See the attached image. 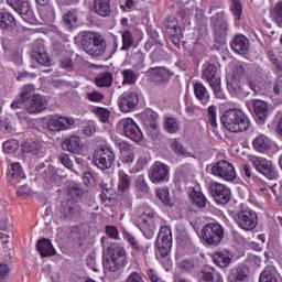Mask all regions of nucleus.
Instances as JSON below:
<instances>
[{"mask_svg": "<svg viewBox=\"0 0 282 282\" xmlns=\"http://www.w3.org/2000/svg\"><path fill=\"white\" fill-rule=\"evenodd\" d=\"M34 85L23 86L20 95L11 104V109H21L24 105L28 113H41L47 109V99L39 94H34Z\"/></svg>", "mask_w": 282, "mask_h": 282, "instance_id": "nucleus-1", "label": "nucleus"}, {"mask_svg": "<svg viewBox=\"0 0 282 282\" xmlns=\"http://www.w3.org/2000/svg\"><path fill=\"white\" fill-rule=\"evenodd\" d=\"M223 126L230 133H243L250 129V118L240 109L231 108L220 118Z\"/></svg>", "mask_w": 282, "mask_h": 282, "instance_id": "nucleus-2", "label": "nucleus"}, {"mask_svg": "<svg viewBox=\"0 0 282 282\" xmlns=\"http://www.w3.org/2000/svg\"><path fill=\"white\" fill-rule=\"evenodd\" d=\"M80 43L84 52L96 58L105 56L107 52V41L98 32L85 31L80 33Z\"/></svg>", "mask_w": 282, "mask_h": 282, "instance_id": "nucleus-3", "label": "nucleus"}, {"mask_svg": "<svg viewBox=\"0 0 282 282\" xmlns=\"http://www.w3.org/2000/svg\"><path fill=\"white\" fill-rule=\"evenodd\" d=\"M102 265L109 272H118L127 265V250L118 243H112L104 254Z\"/></svg>", "mask_w": 282, "mask_h": 282, "instance_id": "nucleus-4", "label": "nucleus"}, {"mask_svg": "<svg viewBox=\"0 0 282 282\" xmlns=\"http://www.w3.org/2000/svg\"><path fill=\"white\" fill-rule=\"evenodd\" d=\"M93 162L97 169L107 171L113 166V163L116 162V153H113V149L107 145H99L94 151Z\"/></svg>", "mask_w": 282, "mask_h": 282, "instance_id": "nucleus-5", "label": "nucleus"}, {"mask_svg": "<svg viewBox=\"0 0 282 282\" xmlns=\"http://www.w3.org/2000/svg\"><path fill=\"white\" fill-rule=\"evenodd\" d=\"M202 78L208 83L216 98H224L221 78L217 75V65L208 63L202 70Z\"/></svg>", "mask_w": 282, "mask_h": 282, "instance_id": "nucleus-6", "label": "nucleus"}, {"mask_svg": "<svg viewBox=\"0 0 282 282\" xmlns=\"http://www.w3.org/2000/svg\"><path fill=\"white\" fill-rule=\"evenodd\" d=\"M202 237L208 246H219L224 240V227L217 223H208L202 228Z\"/></svg>", "mask_w": 282, "mask_h": 282, "instance_id": "nucleus-7", "label": "nucleus"}, {"mask_svg": "<svg viewBox=\"0 0 282 282\" xmlns=\"http://www.w3.org/2000/svg\"><path fill=\"white\" fill-rule=\"evenodd\" d=\"M249 162H251L258 173H261L268 180H276L278 174L274 165H272V161H268L265 158L250 155Z\"/></svg>", "mask_w": 282, "mask_h": 282, "instance_id": "nucleus-8", "label": "nucleus"}, {"mask_svg": "<svg viewBox=\"0 0 282 282\" xmlns=\"http://www.w3.org/2000/svg\"><path fill=\"white\" fill-rule=\"evenodd\" d=\"M156 246L161 257H169V252H171V248L173 246V236L171 234V227H161L156 239Z\"/></svg>", "mask_w": 282, "mask_h": 282, "instance_id": "nucleus-9", "label": "nucleus"}, {"mask_svg": "<svg viewBox=\"0 0 282 282\" xmlns=\"http://www.w3.org/2000/svg\"><path fill=\"white\" fill-rule=\"evenodd\" d=\"M213 175L216 177H221L226 182H232L237 177V172H235V166L228 163V161H219L212 169Z\"/></svg>", "mask_w": 282, "mask_h": 282, "instance_id": "nucleus-10", "label": "nucleus"}, {"mask_svg": "<svg viewBox=\"0 0 282 282\" xmlns=\"http://www.w3.org/2000/svg\"><path fill=\"white\" fill-rule=\"evenodd\" d=\"M119 126L122 127L126 138H129L132 142H140L142 140V130H140V127H138V123L133 119H122L119 121Z\"/></svg>", "mask_w": 282, "mask_h": 282, "instance_id": "nucleus-11", "label": "nucleus"}, {"mask_svg": "<svg viewBox=\"0 0 282 282\" xmlns=\"http://www.w3.org/2000/svg\"><path fill=\"white\" fill-rule=\"evenodd\" d=\"M236 224H238L239 228H242V230H254L257 224H259V218L257 217V213L252 210H242L237 214Z\"/></svg>", "mask_w": 282, "mask_h": 282, "instance_id": "nucleus-12", "label": "nucleus"}, {"mask_svg": "<svg viewBox=\"0 0 282 282\" xmlns=\"http://www.w3.org/2000/svg\"><path fill=\"white\" fill-rule=\"evenodd\" d=\"M209 188L212 197H214L217 204H221L224 206L230 202V197H232V195L230 194V188L226 185L221 183H212Z\"/></svg>", "mask_w": 282, "mask_h": 282, "instance_id": "nucleus-13", "label": "nucleus"}, {"mask_svg": "<svg viewBox=\"0 0 282 282\" xmlns=\"http://www.w3.org/2000/svg\"><path fill=\"white\" fill-rule=\"evenodd\" d=\"M120 152V162L123 166H133V162H135V152H133V145L128 142L120 141L116 143Z\"/></svg>", "mask_w": 282, "mask_h": 282, "instance_id": "nucleus-14", "label": "nucleus"}, {"mask_svg": "<svg viewBox=\"0 0 282 282\" xmlns=\"http://www.w3.org/2000/svg\"><path fill=\"white\" fill-rule=\"evenodd\" d=\"M140 102V98L138 97V93L131 91L128 94H124L119 99V109L122 111V113H129L138 107V104Z\"/></svg>", "mask_w": 282, "mask_h": 282, "instance_id": "nucleus-15", "label": "nucleus"}, {"mask_svg": "<svg viewBox=\"0 0 282 282\" xmlns=\"http://www.w3.org/2000/svg\"><path fill=\"white\" fill-rule=\"evenodd\" d=\"M149 177L153 184L169 182V165L162 162H155L151 169Z\"/></svg>", "mask_w": 282, "mask_h": 282, "instance_id": "nucleus-16", "label": "nucleus"}, {"mask_svg": "<svg viewBox=\"0 0 282 282\" xmlns=\"http://www.w3.org/2000/svg\"><path fill=\"white\" fill-rule=\"evenodd\" d=\"M212 25L214 28L215 36L218 39H226L228 22H226V18H224V12L216 13L212 18Z\"/></svg>", "mask_w": 282, "mask_h": 282, "instance_id": "nucleus-17", "label": "nucleus"}, {"mask_svg": "<svg viewBox=\"0 0 282 282\" xmlns=\"http://www.w3.org/2000/svg\"><path fill=\"white\" fill-rule=\"evenodd\" d=\"M59 212L64 219H76V217H80V206L73 199L63 202Z\"/></svg>", "mask_w": 282, "mask_h": 282, "instance_id": "nucleus-18", "label": "nucleus"}, {"mask_svg": "<svg viewBox=\"0 0 282 282\" xmlns=\"http://www.w3.org/2000/svg\"><path fill=\"white\" fill-rule=\"evenodd\" d=\"M251 105L253 107V113L256 116V120L260 124H263L270 113V108L268 107V102L261 99H253L251 100Z\"/></svg>", "mask_w": 282, "mask_h": 282, "instance_id": "nucleus-19", "label": "nucleus"}, {"mask_svg": "<svg viewBox=\"0 0 282 282\" xmlns=\"http://www.w3.org/2000/svg\"><path fill=\"white\" fill-rule=\"evenodd\" d=\"M148 74L149 76H151L154 83H156V85H166V83H169V80H171V77L173 76L171 70L160 66L151 67L148 70Z\"/></svg>", "mask_w": 282, "mask_h": 282, "instance_id": "nucleus-20", "label": "nucleus"}, {"mask_svg": "<svg viewBox=\"0 0 282 282\" xmlns=\"http://www.w3.org/2000/svg\"><path fill=\"white\" fill-rule=\"evenodd\" d=\"M74 124V119L69 117L51 118L47 120L46 127L50 131H65Z\"/></svg>", "mask_w": 282, "mask_h": 282, "instance_id": "nucleus-21", "label": "nucleus"}, {"mask_svg": "<svg viewBox=\"0 0 282 282\" xmlns=\"http://www.w3.org/2000/svg\"><path fill=\"white\" fill-rule=\"evenodd\" d=\"M164 25L166 29L167 34L175 41H180L181 39H184V35L182 34V28H180V24L177 22V18L174 15H170L165 21Z\"/></svg>", "mask_w": 282, "mask_h": 282, "instance_id": "nucleus-22", "label": "nucleus"}, {"mask_svg": "<svg viewBox=\"0 0 282 282\" xmlns=\"http://www.w3.org/2000/svg\"><path fill=\"white\" fill-rule=\"evenodd\" d=\"M249 274L248 268L243 265L234 267L229 270L228 282H248Z\"/></svg>", "mask_w": 282, "mask_h": 282, "instance_id": "nucleus-23", "label": "nucleus"}, {"mask_svg": "<svg viewBox=\"0 0 282 282\" xmlns=\"http://www.w3.org/2000/svg\"><path fill=\"white\" fill-rule=\"evenodd\" d=\"M22 151L23 153H31L32 155L43 156V153H45V148L41 143L40 140H28L24 143H22Z\"/></svg>", "mask_w": 282, "mask_h": 282, "instance_id": "nucleus-24", "label": "nucleus"}, {"mask_svg": "<svg viewBox=\"0 0 282 282\" xmlns=\"http://www.w3.org/2000/svg\"><path fill=\"white\" fill-rule=\"evenodd\" d=\"M230 45L236 54H248L250 50V41L245 35H236Z\"/></svg>", "mask_w": 282, "mask_h": 282, "instance_id": "nucleus-25", "label": "nucleus"}, {"mask_svg": "<svg viewBox=\"0 0 282 282\" xmlns=\"http://www.w3.org/2000/svg\"><path fill=\"white\" fill-rule=\"evenodd\" d=\"M63 151H68L69 153H80L83 151V143L80 142V137L73 135L62 142Z\"/></svg>", "mask_w": 282, "mask_h": 282, "instance_id": "nucleus-26", "label": "nucleus"}, {"mask_svg": "<svg viewBox=\"0 0 282 282\" xmlns=\"http://www.w3.org/2000/svg\"><path fill=\"white\" fill-rule=\"evenodd\" d=\"M36 249L42 258L54 257V254H56V250L54 249V246H52V241L47 238L40 239L36 243Z\"/></svg>", "mask_w": 282, "mask_h": 282, "instance_id": "nucleus-27", "label": "nucleus"}, {"mask_svg": "<svg viewBox=\"0 0 282 282\" xmlns=\"http://www.w3.org/2000/svg\"><path fill=\"white\" fill-rule=\"evenodd\" d=\"M213 261L218 268H228L232 262V253L228 250L216 251Z\"/></svg>", "mask_w": 282, "mask_h": 282, "instance_id": "nucleus-28", "label": "nucleus"}, {"mask_svg": "<svg viewBox=\"0 0 282 282\" xmlns=\"http://www.w3.org/2000/svg\"><path fill=\"white\" fill-rule=\"evenodd\" d=\"M252 147L254 151H258V153H265L267 151H270V149H272V145L270 144V139H268V137L263 134H259L253 139Z\"/></svg>", "mask_w": 282, "mask_h": 282, "instance_id": "nucleus-29", "label": "nucleus"}, {"mask_svg": "<svg viewBox=\"0 0 282 282\" xmlns=\"http://www.w3.org/2000/svg\"><path fill=\"white\" fill-rule=\"evenodd\" d=\"M194 95L197 98V100L202 102V105L210 102V94L208 93L206 86H204V84L200 82L194 84Z\"/></svg>", "mask_w": 282, "mask_h": 282, "instance_id": "nucleus-30", "label": "nucleus"}, {"mask_svg": "<svg viewBox=\"0 0 282 282\" xmlns=\"http://www.w3.org/2000/svg\"><path fill=\"white\" fill-rule=\"evenodd\" d=\"M94 10L99 17H109L111 14V0H95Z\"/></svg>", "mask_w": 282, "mask_h": 282, "instance_id": "nucleus-31", "label": "nucleus"}, {"mask_svg": "<svg viewBox=\"0 0 282 282\" xmlns=\"http://www.w3.org/2000/svg\"><path fill=\"white\" fill-rule=\"evenodd\" d=\"M18 14H28L32 10L30 0H7Z\"/></svg>", "mask_w": 282, "mask_h": 282, "instance_id": "nucleus-32", "label": "nucleus"}, {"mask_svg": "<svg viewBox=\"0 0 282 282\" xmlns=\"http://www.w3.org/2000/svg\"><path fill=\"white\" fill-rule=\"evenodd\" d=\"M0 28L1 30H14L17 28V20L8 11L0 12Z\"/></svg>", "mask_w": 282, "mask_h": 282, "instance_id": "nucleus-33", "label": "nucleus"}, {"mask_svg": "<svg viewBox=\"0 0 282 282\" xmlns=\"http://www.w3.org/2000/svg\"><path fill=\"white\" fill-rule=\"evenodd\" d=\"M259 282H279V276L276 275V268L274 265H268L260 273Z\"/></svg>", "mask_w": 282, "mask_h": 282, "instance_id": "nucleus-34", "label": "nucleus"}, {"mask_svg": "<svg viewBox=\"0 0 282 282\" xmlns=\"http://www.w3.org/2000/svg\"><path fill=\"white\" fill-rule=\"evenodd\" d=\"M227 83V89L229 94H232V96H237V94H241L242 91V85L243 83L241 79H237L236 77H232L231 75H228L226 78Z\"/></svg>", "mask_w": 282, "mask_h": 282, "instance_id": "nucleus-35", "label": "nucleus"}, {"mask_svg": "<svg viewBox=\"0 0 282 282\" xmlns=\"http://www.w3.org/2000/svg\"><path fill=\"white\" fill-rule=\"evenodd\" d=\"M8 177L13 186H17V180H23L21 163H11V169L8 172Z\"/></svg>", "mask_w": 282, "mask_h": 282, "instance_id": "nucleus-36", "label": "nucleus"}, {"mask_svg": "<svg viewBox=\"0 0 282 282\" xmlns=\"http://www.w3.org/2000/svg\"><path fill=\"white\" fill-rule=\"evenodd\" d=\"M113 83V74L109 72H105L98 75V77L95 78V84L97 87H111V84Z\"/></svg>", "mask_w": 282, "mask_h": 282, "instance_id": "nucleus-37", "label": "nucleus"}, {"mask_svg": "<svg viewBox=\"0 0 282 282\" xmlns=\"http://www.w3.org/2000/svg\"><path fill=\"white\" fill-rule=\"evenodd\" d=\"M163 127L167 133H177L180 131V123L173 117L165 118Z\"/></svg>", "mask_w": 282, "mask_h": 282, "instance_id": "nucleus-38", "label": "nucleus"}, {"mask_svg": "<svg viewBox=\"0 0 282 282\" xmlns=\"http://www.w3.org/2000/svg\"><path fill=\"white\" fill-rule=\"evenodd\" d=\"M32 58H34V61H36L40 65H43L44 67L52 66V59L50 58V55H47L45 52H35L33 53Z\"/></svg>", "mask_w": 282, "mask_h": 282, "instance_id": "nucleus-39", "label": "nucleus"}, {"mask_svg": "<svg viewBox=\"0 0 282 282\" xmlns=\"http://www.w3.org/2000/svg\"><path fill=\"white\" fill-rule=\"evenodd\" d=\"M121 74L123 76L122 85H135L138 75L135 72H133V69H123Z\"/></svg>", "mask_w": 282, "mask_h": 282, "instance_id": "nucleus-40", "label": "nucleus"}, {"mask_svg": "<svg viewBox=\"0 0 282 282\" xmlns=\"http://www.w3.org/2000/svg\"><path fill=\"white\" fill-rule=\"evenodd\" d=\"M64 25L67 30H73V28H76V22L78 21V18L76 14L72 13L70 11H67L63 15Z\"/></svg>", "mask_w": 282, "mask_h": 282, "instance_id": "nucleus-41", "label": "nucleus"}, {"mask_svg": "<svg viewBox=\"0 0 282 282\" xmlns=\"http://www.w3.org/2000/svg\"><path fill=\"white\" fill-rule=\"evenodd\" d=\"M171 149L172 151H174V153H176V155H183V158H191V153L186 151L184 145H182L181 142L177 141V139L173 140Z\"/></svg>", "mask_w": 282, "mask_h": 282, "instance_id": "nucleus-42", "label": "nucleus"}, {"mask_svg": "<svg viewBox=\"0 0 282 282\" xmlns=\"http://www.w3.org/2000/svg\"><path fill=\"white\" fill-rule=\"evenodd\" d=\"M234 78H237L238 80H248V73L246 72V68L241 65H236L232 68V74L230 75Z\"/></svg>", "mask_w": 282, "mask_h": 282, "instance_id": "nucleus-43", "label": "nucleus"}, {"mask_svg": "<svg viewBox=\"0 0 282 282\" xmlns=\"http://www.w3.org/2000/svg\"><path fill=\"white\" fill-rule=\"evenodd\" d=\"M131 186V177L124 172H119V191H127Z\"/></svg>", "mask_w": 282, "mask_h": 282, "instance_id": "nucleus-44", "label": "nucleus"}, {"mask_svg": "<svg viewBox=\"0 0 282 282\" xmlns=\"http://www.w3.org/2000/svg\"><path fill=\"white\" fill-rule=\"evenodd\" d=\"M127 240L129 241L133 250H137V252H142L143 254H147V247L140 245V242H138V239H135L133 235L128 234Z\"/></svg>", "mask_w": 282, "mask_h": 282, "instance_id": "nucleus-45", "label": "nucleus"}, {"mask_svg": "<svg viewBox=\"0 0 282 282\" xmlns=\"http://www.w3.org/2000/svg\"><path fill=\"white\" fill-rule=\"evenodd\" d=\"M200 282H221V275L219 273L213 274V272H202Z\"/></svg>", "mask_w": 282, "mask_h": 282, "instance_id": "nucleus-46", "label": "nucleus"}, {"mask_svg": "<svg viewBox=\"0 0 282 282\" xmlns=\"http://www.w3.org/2000/svg\"><path fill=\"white\" fill-rule=\"evenodd\" d=\"M207 120L210 127H217V106H209L207 109Z\"/></svg>", "mask_w": 282, "mask_h": 282, "instance_id": "nucleus-47", "label": "nucleus"}, {"mask_svg": "<svg viewBox=\"0 0 282 282\" xmlns=\"http://www.w3.org/2000/svg\"><path fill=\"white\" fill-rule=\"evenodd\" d=\"M133 45V35L131 34L130 31H124L122 33V46L121 50H129Z\"/></svg>", "mask_w": 282, "mask_h": 282, "instance_id": "nucleus-48", "label": "nucleus"}, {"mask_svg": "<svg viewBox=\"0 0 282 282\" xmlns=\"http://www.w3.org/2000/svg\"><path fill=\"white\" fill-rule=\"evenodd\" d=\"M193 203L198 206V208H206V196L202 192H194L193 194Z\"/></svg>", "mask_w": 282, "mask_h": 282, "instance_id": "nucleus-49", "label": "nucleus"}, {"mask_svg": "<svg viewBox=\"0 0 282 282\" xmlns=\"http://www.w3.org/2000/svg\"><path fill=\"white\" fill-rule=\"evenodd\" d=\"M69 239L72 241H74L75 243H77V246H83V234H80V229L74 227L69 235H68Z\"/></svg>", "mask_w": 282, "mask_h": 282, "instance_id": "nucleus-50", "label": "nucleus"}, {"mask_svg": "<svg viewBox=\"0 0 282 282\" xmlns=\"http://www.w3.org/2000/svg\"><path fill=\"white\" fill-rule=\"evenodd\" d=\"M19 149V141L11 139L3 143L4 153H14Z\"/></svg>", "mask_w": 282, "mask_h": 282, "instance_id": "nucleus-51", "label": "nucleus"}, {"mask_svg": "<svg viewBox=\"0 0 282 282\" xmlns=\"http://www.w3.org/2000/svg\"><path fill=\"white\" fill-rule=\"evenodd\" d=\"M94 112L100 120V122H109V110L106 108H95Z\"/></svg>", "mask_w": 282, "mask_h": 282, "instance_id": "nucleus-52", "label": "nucleus"}, {"mask_svg": "<svg viewBox=\"0 0 282 282\" xmlns=\"http://www.w3.org/2000/svg\"><path fill=\"white\" fill-rule=\"evenodd\" d=\"M59 162L68 169L69 171H74V162L69 158V154L62 153L59 154Z\"/></svg>", "mask_w": 282, "mask_h": 282, "instance_id": "nucleus-53", "label": "nucleus"}, {"mask_svg": "<svg viewBox=\"0 0 282 282\" xmlns=\"http://www.w3.org/2000/svg\"><path fill=\"white\" fill-rule=\"evenodd\" d=\"M144 116L147 120H150L151 127H153V129H158V123H155L158 120V112L153 111L152 109H148L145 110Z\"/></svg>", "mask_w": 282, "mask_h": 282, "instance_id": "nucleus-54", "label": "nucleus"}, {"mask_svg": "<svg viewBox=\"0 0 282 282\" xmlns=\"http://www.w3.org/2000/svg\"><path fill=\"white\" fill-rule=\"evenodd\" d=\"M158 197L165 204V206H171V194L169 193V189H159Z\"/></svg>", "mask_w": 282, "mask_h": 282, "instance_id": "nucleus-55", "label": "nucleus"}, {"mask_svg": "<svg viewBox=\"0 0 282 282\" xmlns=\"http://www.w3.org/2000/svg\"><path fill=\"white\" fill-rule=\"evenodd\" d=\"M272 17L279 28H282V3L275 7Z\"/></svg>", "mask_w": 282, "mask_h": 282, "instance_id": "nucleus-56", "label": "nucleus"}, {"mask_svg": "<svg viewBox=\"0 0 282 282\" xmlns=\"http://www.w3.org/2000/svg\"><path fill=\"white\" fill-rule=\"evenodd\" d=\"M69 193L70 195H75V197H83V195H85V189L83 188V185L74 184L69 186Z\"/></svg>", "mask_w": 282, "mask_h": 282, "instance_id": "nucleus-57", "label": "nucleus"}, {"mask_svg": "<svg viewBox=\"0 0 282 282\" xmlns=\"http://www.w3.org/2000/svg\"><path fill=\"white\" fill-rule=\"evenodd\" d=\"M178 268L181 272H191L195 268V264L193 261L183 260L178 263Z\"/></svg>", "mask_w": 282, "mask_h": 282, "instance_id": "nucleus-58", "label": "nucleus"}, {"mask_svg": "<svg viewBox=\"0 0 282 282\" xmlns=\"http://www.w3.org/2000/svg\"><path fill=\"white\" fill-rule=\"evenodd\" d=\"M86 96H87L88 100H90L91 102H100V101L105 100V95H102L98 91L87 93Z\"/></svg>", "mask_w": 282, "mask_h": 282, "instance_id": "nucleus-59", "label": "nucleus"}, {"mask_svg": "<svg viewBox=\"0 0 282 282\" xmlns=\"http://www.w3.org/2000/svg\"><path fill=\"white\" fill-rule=\"evenodd\" d=\"M150 56L154 63L158 61H163L164 59V50H162L160 47H155Z\"/></svg>", "mask_w": 282, "mask_h": 282, "instance_id": "nucleus-60", "label": "nucleus"}, {"mask_svg": "<svg viewBox=\"0 0 282 282\" xmlns=\"http://www.w3.org/2000/svg\"><path fill=\"white\" fill-rule=\"evenodd\" d=\"M135 186L140 193H149V184H147V181H144L142 177H139L135 181Z\"/></svg>", "mask_w": 282, "mask_h": 282, "instance_id": "nucleus-61", "label": "nucleus"}, {"mask_svg": "<svg viewBox=\"0 0 282 282\" xmlns=\"http://www.w3.org/2000/svg\"><path fill=\"white\" fill-rule=\"evenodd\" d=\"M232 10H234V14L237 17L239 21L242 14L241 0H232Z\"/></svg>", "mask_w": 282, "mask_h": 282, "instance_id": "nucleus-62", "label": "nucleus"}, {"mask_svg": "<svg viewBox=\"0 0 282 282\" xmlns=\"http://www.w3.org/2000/svg\"><path fill=\"white\" fill-rule=\"evenodd\" d=\"M106 234L108 235V237H110V239H118V235H119L118 227L107 225Z\"/></svg>", "mask_w": 282, "mask_h": 282, "instance_id": "nucleus-63", "label": "nucleus"}, {"mask_svg": "<svg viewBox=\"0 0 282 282\" xmlns=\"http://www.w3.org/2000/svg\"><path fill=\"white\" fill-rule=\"evenodd\" d=\"M126 282H144L140 273L138 272H132L130 275L127 278Z\"/></svg>", "mask_w": 282, "mask_h": 282, "instance_id": "nucleus-64", "label": "nucleus"}]
</instances>
